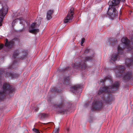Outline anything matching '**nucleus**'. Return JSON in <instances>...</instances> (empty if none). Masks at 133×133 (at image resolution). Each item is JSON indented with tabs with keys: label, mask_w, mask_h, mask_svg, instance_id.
Masks as SVG:
<instances>
[{
	"label": "nucleus",
	"mask_w": 133,
	"mask_h": 133,
	"mask_svg": "<svg viewBox=\"0 0 133 133\" xmlns=\"http://www.w3.org/2000/svg\"><path fill=\"white\" fill-rule=\"evenodd\" d=\"M119 83L116 82L112 85L109 87H101L98 91V94H102V98L104 102L111 104L112 100V96L111 93H114L118 88Z\"/></svg>",
	"instance_id": "obj_1"
},
{
	"label": "nucleus",
	"mask_w": 133,
	"mask_h": 133,
	"mask_svg": "<svg viewBox=\"0 0 133 133\" xmlns=\"http://www.w3.org/2000/svg\"><path fill=\"white\" fill-rule=\"evenodd\" d=\"M120 1L124 2H125V0H110L108 2V4L109 7L108 15L109 18L112 19L117 16L118 12L114 6L118 5Z\"/></svg>",
	"instance_id": "obj_2"
},
{
	"label": "nucleus",
	"mask_w": 133,
	"mask_h": 133,
	"mask_svg": "<svg viewBox=\"0 0 133 133\" xmlns=\"http://www.w3.org/2000/svg\"><path fill=\"white\" fill-rule=\"evenodd\" d=\"M92 59V58L91 57H86L85 61L81 60L80 61V59L79 58H75L74 62L76 63L73 64L74 69H76L78 70L84 69L87 66L86 63V61H90Z\"/></svg>",
	"instance_id": "obj_3"
},
{
	"label": "nucleus",
	"mask_w": 133,
	"mask_h": 133,
	"mask_svg": "<svg viewBox=\"0 0 133 133\" xmlns=\"http://www.w3.org/2000/svg\"><path fill=\"white\" fill-rule=\"evenodd\" d=\"M54 107L58 113H64L66 111L65 108L64 101V99L61 97L57 104L54 105Z\"/></svg>",
	"instance_id": "obj_4"
},
{
	"label": "nucleus",
	"mask_w": 133,
	"mask_h": 133,
	"mask_svg": "<svg viewBox=\"0 0 133 133\" xmlns=\"http://www.w3.org/2000/svg\"><path fill=\"white\" fill-rule=\"evenodd\" d=\"M3 88V91H0V101L2 100L4 98L5 92L9 93L12 92L14 90V87L8 83H4Z\"/></svg>",
	"instance_id": "obj_5"
},
{
	"label": "nucleus",
	"mask_w": 133,
	"mask_h": 133,
	"mask_svg": "<svg viewBox=\"0 0 133 133\" xmlns=\"http://www.w3.org/2000/svg\"><path fill=\"white\" fill-rule=\"evenodd\" d=\"M122 81L127 82L133 80V72L132 71H125L122 76Z\"/></svg>",
	"instance_id": "obj_6"
},
{
	"label": "nucleus",
	"mask_w": 133,
	"mask_h": 133,
	"mask_svg": "<svg viewBox=\"0 0 133 133\" xmlns=\"http://www.w3.org/2000/svg\"><path fill=\"white\" fill-rule=\"evenodd\" d=\"M126 68L124 66L119 65L117 66L114 69L117 77L121 78L122 77V74Z\"/></svg>",
	"instance_id": "obj_7"
},
{
	"label": "nucleus",
	"mask_w": 133,
	"mask_h": 133,
	"mask_svg": "<svg viewBox=\"0 0 133 133\" xmlns=\"http://www.w3.org/2000/svg\"><path fill=\"white\" fill-rule=\"evenodd\" d=\"M16 39H13L9 41H8L7 39L5 40V42L4 47L7 49H11L14 47L15 45L14 41ZM4 47L3 44H1L0 45V47L2 49Z\"/></svg>",
	"instance_id": "obj_8"
},
{
	"label": "nucleus",
	"mask_w": 133,
	"mask_h": 133,
	"mask_svg": "<svg viewBox=\"0 0 133 133\" xmlns=\"http://www.w3.org/2000/svg\"><path fill=\"white\" fill-rule=\"evenodd\" d=\"M74 8L71 7L70 11L68 12L67 16L64 18V23H66L68 22H70V20L72 19L73 16Z\"/></svg>",
	"instance_id": "obj_9"
},
{
	"label": "nucleus",
	"mask_w": 133,
	"mask_h": 133,
	"mask_svg": "<svg viewBox=\"0 0 133 133\" xmlns=\"http://www.w3.org/2000/svg\"><path fill=\"white\" fill-rule=\"evenodd\" d=\"M70 90L72 92L76 94L79 95L81 93V85H74L70 88Z\"/></svg>",
	"instance_id": "obj_10"
},
{
	"label": "nucleus",
	"mask_w": 133,
	"mask_h": 133,
	"mask_svg": "<svg viewBox=\"0 0 133 133\" xmlns=\"http://www.w3.org/2000/svg\"><path fill=\"white\" fill-rule=\"evenodd\" d=\"M93 108L96 110H99L103 108V103L102 100H98L93 103Z\"/></svg>",
	"instance_id": "obj_11"
},
{
	"label": "nucleus",
	"mask_w": 133,
	"mask_h": 133,
	"mask_svg": "<svg viewBox=\"0 0 133 133\" xmlns=\"http://www.w3.org/2000/svg\"><path fill=\"white\" fill-rule=\"evenodd\" d=\"M121 41L122 43L121 44H124L126 48L129 50H131L133 48L132 46H130V41L127 37H125L122 38L121 39Z\"/></svg>",
	"instance_id": "obj_12"
},
{
	"label": "nucleus",
	"mask_w": 133,
	"mask_h": 133,
	"mask_svg": "<svg viewBox=\"0 0 133 133\" xmlns=\"http://www.w3.org/2000/svg\"><path fill=\"white\" fill-rule=\"evenodd\" d=\"M8 9L6 7H2V9L0 10V16L2 17H0V26L2 25V22L3 20V18L4 16L6 14L7 12Z\"/></svg>",
	"instance_id": "obj_13"
},
{
	"label": "nucleus",
	"mask_w": 133,
	"mask_h": 133,
	"mask_svg": "<svg viewBox=\"0 0 133 133\" xmlns=\"http://www.w3.org/2000/svg\"><path fill=\"white\" fill-rule=\"evenodd\" d=\"M125 64L128 67L133 66V59H126L125 61Z\"/></svg>",
	"instance_id": "obj_14"
},
{
	"label": "nucleus",
	"mask_w": 133,
	"mask_h": 133,
	"mask_svg": "<svg viewBox=\"0 0 133 133\" xmlns=\"http://www.w3.org/2000/svg\"><path fill=\"white\" fill-rule=\"evenodd\" d=\"M27 53V51L25 49H23L21 55V59L22 60H24L26 58V55Z\"/></svg>",
	"instance_id": "obj_15"
},
{
	"label": "nucleus",
	"mask_w": 133,
	"mask_h": 133,
	"mask_svg": "<svg viewBox=\"0 0 133 133\" xmlns=\"http://www.w3.org/2000/svg\"><path fill=\"white\" fill-rule=\"evenodd\" d=\"M42 18L40 17H37L35 20L34 23V26H36V27H38L40 25Z\"/></svg>",
	"instance_id": "obj_16"
},
{
	"label": "nucleus",
	"mask_w": 133,
	"mask_h": 133,
	"mask_svg": "<svg viewBox=\"0 0 133 133\" xmlns=\"http://www.w3.org/2000/svg\"><path fill=\"white\" fill-rule=\"evenodd\" d=\"M109 44H111L112 45H115L117 43V41L114 38H110L108 40Z\"/></svg>",
	"instance_id": "obj_17"
},
{
	"label": "nucleus",
	"mask_w": 133,
	"mask_h": 133,
	"mask_svg": "<svg viewBox=\"0 0 133 133\" xmlns=\"http://www.w3.org/2000/svg\"><path fill=\"white\" fill-rule=\"evenodd\" d=\"M53 11L51 10H50L48 11L46 16L48 20H49L52 18L51 15L53 14Z\"/></svg>",
	"instance_id": "obj_18"
},
{
	"label": "nucleus",
	"mask_w": 133,
	"mask_h": 133,
	"mask_svg": "<svg viewBox=\"0 0 133 133\" xmlns=\"http://www.w3.org/2000/svg\"><path fill=\"white\" fill-rule=\"evenodd\" d=\"M70 80L69 76L65 77L64 78V84L66 85H69L70 83Z\"/></svg>",
	"instance_id": "obj_19"
},
{
	"label": "nucleus",
	"mask_w": 133,
	"mask_h": 133,
	"mask_svg": "<svg viewBox=\"0 0 133 133\" xmlns=\"http://www.w3.org/2000/svg\"><path fill=\"white\" fill-rule=\"evenodd\" d=\"M16 20L19 21H20V23L21 24H22L24 26H24L25 23L27 24V22H26L22 18H17L15 19V21H14L13 22Z\"/></svg>",
	"instance_id": "obj_20"
},
{
	"label": "nucleus",
	"mask_w": 133,
	"mask_h": 133,
	"mask_svg": "<svg viewBox=\"0 0 133 133\" xmlns=\"http://www.w3.org/2000/svg\"><path fill=\"white\" fill-rule=\"evenodd\" d=\"M118 57L119 56L118 54H114L112 55L111 58V60L113 62H114L118 59Z\"/></svg>",
	"instance_id": "obj_21"
},
{
	"label": "nucleus",
	"mask_w": 133,
	"mask_h": 133,
	"mask_svg": "<svg viewBox=\"0 0 133 133\" xmlns=\"http://www.w3.org/2000/svg\"><path fill=\"white\" fill-rule=\"evenodd\" d=\"M123 48H122L119 45L118 46L117 48L118 52V54H122L123 53Z\"/></svg>",
	"instance_id": "obj_22"
},
{
	"label": "nucleus",
	"mask_w": 133,
	"mask_h": 133,
	"mask_svg": "<svg viewBox=\"0 0 133 133\" xmlns=\"http://www.w3.org/2000/svg\"><path fill=\"white\" fill-rule=\"evenodd\" d=\"M19 53V51L18 50H15L14 54L12 55V58L14 59L16 58L18 56Z\"/></svg>",
	"instance_id": "obj_23"
},
{
	"label": "nucleus",
	"mask_w": 133,
	"mask_h": 133,
	"mask_svg": "<svg viewBox=\"0 0 133 133\" xmlns=\"http://www.w3.org/2000/svg\"><path fill=\"white\" fill-rule=\"evenodd\" d=\"M38 27L34 26V34L36 35L39 32V29H38Z\"/></svg>",
	"instance_id": "obj_24"
},
{
	"label": "nucleus",
	"mask_w": 133,
	"mask_h": 133,
	"mask_svg": "<svg viewBox=\"0 0 133 133\" xmlns=\"http://www.w3.org/2000/svg\"><path fill=\"white\" fill-rule=\"evenodd\" d=\"M19 76V74L17 72H14L12 73L11 78H16L17 77Z\"/></svg>",
	"instance_id": "obj_25"
},
{
	"label": "nucleus",
	"mask_w": 133,
	"mask_h": 133,
	"mask_svg": "<svg viewBox=\"0 0 133 133\" xmlns=\"http://www.w3.org/2000/svg\"><path fill=\"white\" fill-rule=\"evenodd\" d=\"M29 30L30 32L33 33V23H32L29 28Z\"/></svg>",
	"instance_id": "obj_26"
},
{
	"label": "nucleus",
	"mask_w": 133,
	"mask_h": 133,
	"mask_svg": "<svg viewBox=\"0 0 133 133\" xmlns=\"http://www.w3.org/2000/svg\"><path fill=\"white\" fill-rule=\"evenodd\" d=\"M111 78V77L110 76L108 75L107 77H106L104 79H102L101 81V82H102L103 83H104L105 81L107 79H110Z\"/></svg>",
	"instance_id": "obj_27"
},
{
	"label": "nucleus",
	"mask_w": 133,
	"mask_h": 133,
	"mask_svg": "<svg viewBox=\"0 0 133 133\" xmlns=\"http://www.w3.org/2000/svg\"><path fill=\"white\" fill-rule=\"evenodd\" d=\"M47 116V114H46L41 113L40 115V118L41 119L45 118Z\"/></svg>",
	"instance_id": "obj_28"
},
{
	"label": "nucleus",
	"mask_w": 133,
	"mask_h": 133,
	"mask_svg": "<svg viewBox=\"0 0 133 133\" xmlns=\"http://www.w3.org/2000/svg\"><path fill=\"white\" fill-rule=\"evenodd\" d=\"M51 91L53 92L59 93L61 91L59 89H57L55 87L52 89Z\"/></svg>",
	"instance_id": "obj_29"
},
{
	"label": "nucleus",
	"mask_w": 133,
	"mask_h": 133,
	"mask_svg": "<svg viewBox=\"0 0 133 133\" xmlns=\"http://www.w3.org/2000/svg\"><path fill=\"white\" fill-rule=\"evenodd\" d=\"M71 67H66L64 69L62 70L63 72H65L66 71H67L68 72L71 70Z\"/></svg>",
	"instance_id": "obj_30"
},
{
	"label": "nucleus",
	"mask_w": 133,
	"mask_h": 133,
	"mask_svg": "<svg viewBox=\"0 0 133 133\" xmlns=\"http://www.w3.org/2000/svg\"><path fill=\"white\" fill-rule=\"evenodd\" d=\"M34 133H41L38 129L35 128H34Z\"/></svg>",
	"instance_id": "obj_31"
},
{
	"label": "nucleus",
	"mask_w": 133,
	"mask_h": 133,
	"mask_svg": "<svg viewBox=\"0 0 133 133\" xmlns=\"http://www.w3.org/2000/svg\"><path fill=\"white\" fill-rule=\"evenodd\" d=\"M59 129H57L54 130L53 131L52 133H58Z\"/></svg>",
	"instance_id": "obj_32"
},
{
	"label": "nucleus",
	"mask_w": 133,
	"mask_h": 133,
	"mask_svg": "<svg viewBox=\"0 0 133 133\" xmlns=\"http://www.w3.org/2000/svg\"><path fill=\"white\" fill-rule=\"evenodd\" d=\"M85 41V39L84 38H82V40H81V45L82 46L83 45V44L84 43V41Z\"/></svg>",
	"instance_id": "obj_33"
},
{
	"label": "nucleus",
	"mask_w": 133,
	"mask_h": 133,
	"mask_svg": "<svg viewBox=\"0 0 133 133\" xmlns=\"http://www.w3.org/2000/svg\"><path fill=\"white\" fill-rule=\"evenodd\" d=\"M39 108L38 107H35V111H37L39 110Z\"/></svg>",
	"instance_id": "obj_34"
},
{
	"label": "nucleus",
	"mask_w": 133,
	"mask_h": 133,
	"mask_svg": "<svg viewBox=\"0 0 133 133\" xmlns=\"http://www.w3.org/2000/svg\"><path fill=\"white\" fill-rule=\"evenodd\" d=\"M93 119L92 118H90L89 121V122L90 123H91L92 122Z\"/></svg>",
	"instance_id": "obj_35"
},
{
	"label": "nucleus",
	"mask_w": 133,
	"mask_h": 133,
	"mask_svg": "<svg viewBox=\"0 0 133 133\" xmlns=\"http://www.w3.org/2000/svg\"><path fill=\"white\" fill-rule=\"evenodd\" d=\"M88 50L87 49L86 50H85V53L87 52L88 51Z\"/></svg>",
	"instance_id": "obj_36"
},
{
	"label": "nucleus",
	"mask_w": 133,
	"mask_h": 133,
	"mask_svg": "<svg viewBox=\"0 0 133 133\" xmlns=\"http://www.w3.org/2000/svg\"><path fill=\"white\" fill-rule=\"evenodd\" d=\"M88 105V104H86L85 105H84V106L85 107H86V106H87Z\"/></svg>",
	"instance_id": "obj_37"
},
{
	"label": "nucleus",
	"mask_w": 133,
	"mask_h": 133,
	"mask_svg": "<svg viewBox=\"0 0 133 133\" xmlns=\"http://www.w3.org/2000/svg\"><path fill=\"white\" fill-rule=\"evenodd\" d=\"M66 130L68 132V131L69 130V128H66Z\"/></svg>",
	"instance_id": "obj_38"
},
{
	"label": "nucleus",
	"mask_w": 133,
	"mask_h": 133,
	"mask_svg": "<svg viewBox=\"0 0 133 133\" xmlns=\"http://www.w3.org/2000/svg\"><path fill=\"white\" fill-rule=\"evenodd\" d=\"M0 5H1V6H2V4H1V3L0 2Z\"/></svg>",
	"instance_id": "obj_39"
},
{
	"label": "nucleus",
	"mask_w": 133,
	"mask_h": 133,
	"mask_svg": "<svg viewBox=\"0 0 133 133\" xmlns=\"http://www.w3.org/2000/svg\"><path fill=\"white\" fill-rule=\"evenodd\" d=\"M2 49L0 47V50Z\"/></svg>",
	"instance_id": "obj_40"
},
{
	"label": "nucleus",
	"mask_w": 133,
	"mask_h": 133,
	"mask_svg": "<svg viewBox=\"0 0 133 133\" xmlns=\"http://www.w3.org/2000/svg\"><path fill=\"white\" fill-rule=\"evenodd\" d=\"M32 130L33 131V129H32Z\"/></svg>",
	"instance_id": "obj_41"
}]
</instances>
